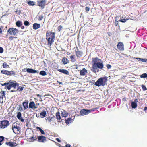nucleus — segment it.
I'll list each match as a JSON object with an SVG mask.
<instances>
[{
    "label": "nucleus",
    "mask_w": 147,
    "mask_h": 147,
    "mask_svg": "<svg viewBox=\"0 0 147 147\" xmlns=\"http://www.w3.org/2000/svg\"><path fill=\"white\" fill-rule=\"evenodd\" d=\"M3 51V48L1 47H0V53H2Z\"/></svg>",
    "instance_id": "obj_49"
},
{
    "label": "nucleus",
    "mask_w": 147,
    "mask_h": 147,
    "mask_svg": "<svg viewBox=\"0 0 147 147\" xmlns=\"http://www.w3.org/2000/svg\"><path fill=\"white\" fill-rule=\"evenodd\" d=\"M28 100H26L22 103L23 106L24 108V110L26 109L28 107Z\"/></svg>",
    "instance_id": "obj_16"
},
{
    "label": "nucleus",
    "mask_w": 147,
    "mask_h": 147,
    "mask_svg": "<svg viewBox=\"0 0 147 147\" xmlns=\"http://www.w3.org/2000/svg\"><path fill=\"white\" fill-rule=\"evenodd\" d=\"M4 137L3 136H0V145H2L1 142L4 140Z\"/></svg>",
    "instance_id": "obj_40"
},
{
    "label": "nucleus",
    "mask_w": 147,
    "mask_h": 147,
    "mask_svg": "<svg viewBox=\"0 0 147 147\" xmlns=\"http://www.w3.org/2000/svg\"><path fill=\"white\" fill-rule=\"evenodd\" d=\"M133 102H134L136 103H137L138 102V99H135V100H134V101H133Z\"/></svg>",
    "instance_id": "obj_54"
},
{
    "label": "nucleus",
    "mask_w": 147,
    "mask_h": 147,
    "mask_svg": "<svg viewBox=\"0 0 147 147\" xmlns=\"http://www.w3.org/2000/svg\"><path fill=\"white\" fill-rule=\"evenodd\" d=\"M91 112V110L85 109H82L80 112V114L81 115L84 116L88 115Z\"/></svg>",
    "instance_id": "obj_7"
},
{
    "label": "nucleus",
    "mask_w": 147,
    "mask_h": 147,
    "mask_svg": "<svg viewBox=\"0 0 147 147\" xmlns=\"http://www.w3.org/2000/svg\"><path fill=\"white\" fill-rule=\"evenodd\" d=\"M24 24L25 26H28L30 25V23L28 21H25L24 22Z\"/></svg>",
    "instance_id": "obj_42"
},
{
    "label": "nucleus",
    "mask_w": 147,
    "mask_h": 147,
    "mask_svg": "<svg viewBox=\"0 0 147 147\" xmlns=\"http://www.w3.org/2000/svg\"><path fill=\"white\" fill-rule=\"evenodd\" d=\"M55 33L47 31L46 33V39L47 40L48 45L51 46L54 42Z\"/></svg>",
    "instance_id": "obj_1"
},
{
    "label": "nucleus",
    "mask_w": 147,
    "mask_h": 147,
    "mask_svg": "<svg viewBox=\"0 0 147 147\" xmlns=\"http://www.w3.org/2000/svg\"><path fill=\"white\" fill-rule=\"evenodd\" d=\"M16 90H11L10 92H16Z\"/></svg>",
    "instance_id": "obj_58"
},
{
    "label": "nucleus",
    "mask_w": 147,
    "mask_h": 147,
    "mask_svg": "<svg viewBox=\"0 0 147 147\" xmlns=\"http://www.w3.org/2000/svg\"><path fill=\"white\" fill-rule=\"evenodd\" d=\"M39 74L43 76H45L47 75L46 72L44 70L41 71L40 72Z\"/></svg>",
    "instance_id": "obj_34"
},
{
    "label": "nucleus",
    "mask_w": 147,
    "mask_h": 147,
    "mask_svg": "<svg viewBox=\"0 0 147 147\" xmlns=\"http://www.w3.org/2000/svg\"><path fill=\"white\" fill-rule=\"evenodd\" d=\"M57 82L60 84H62V82H59V81H57Z\"/></svg>",
    "instance_id": "obj_61"
},
{
    "label": "nucleus",
    "mask_w": 147,
    "mask_h": 147,
    "mask_svg": "<svg viewBox=\"0 0 147 147\" xmlns=\"http://www.w3.org/2000/svg\"><path fill=\"white\" fill-rule=\"evenodd\" d=\"M18 111H23V109L21 107V105H19V107H17Z\"/></svg>",
    "instance_id": "obj_37"
},
{
    "label": "nucleus",
    "mask_w": 147,
    "mask_h": 147,
    "mask_svg": "<svg viewBox=\"0 0 147 147\" xmlns=\"http://www.w3.org/2000/svg\"><path fill=\"white\" fill-rule=\"evenodd\" d=\"M16 26L18 27L21 26L23 24L22 22L20 21H18L16 22Z\"/></svg>",
    "instance_id": "obj_26"
},
{
    "label": "nucleus",
    "mask_w": 147,
    "mask_h": 147,
    "mask_svg": "<svg viewBox=\"0 0 147 147\" xmlns=\"http://www.w3.org/2000/svg\"><path fill=\"white\" fill-rule=\"evenodd\" d=\"M135 59H137L139 61H140V60L139 59H140V58H138V57H136V58H135Z\"/></svg>",
    "instance_id": "obj_63"
},
{
    "label": "nucleus",
    "mask_w": 147,
    "mask_h": 147,
    "mask_svg": "<svg viewBox=\"0 0 147 147\" xmlns=\"http://www.w3.org/2000/svg\"><path fill=\"white\" fill-rule=\"evenodd\" d=\"M1 73L5 74V75H9V71L5 70H3L1 71Z\"/></svg>",
    "instance_id": "obj_24"
},
{
    "label": "nucleus",
    "mask_w": 147,
    "mask_h": 147,
    "mask_svg": "<svg viewBox=\"0 0 147 147\" xmlns=\"http://www.w3.org/2000/svg\"><path fill=\"white\" fill-rule=\"evenodd\" d=\"M140 60V61L143 62V59L140 58V59H138Z\"/></svg>",
    "instance_id": "obj_57"
},
{
    "label": "nucleus",
    "mask_w": 147,
    "mask_h": 147,
    "mask_svg": "<svg viewBox=\"0 0 147 147\" xmlns=\"http://www.w3.org/2000/svg\"><path fill=\"white\" fill-rule=\"evenodd\" d=\"M7 32L11 35H15L18 32V29L13 28H9L7 30Z\"/></svg>",
    "instance_id": "obj_5"
},
{
    "label": "nucleus",
    "mask_w": 147,
    "mask_h": 147,
    "mask_svg": "<svg viewBox=\"0 0 147 147\" xmlns=\"http://www.w3.org/2000/svg\"><path fill=\"white\" fill-rule=\"evenodd\" d=\"M6 145H8L11 147H13L16 146V143L12 142H6L5 143Z\"/></svg>",
    "instance_id": "obj_17"
},
{
    "label": "nucleus",
    "mask_w": 147,
    "mask_h": 147,
    "mask_svg": "<svg viewBox=\"0 0 147 147\" xmlns=\"http://www.w3.org/2000/svg\"><path fill=\"white\" fill-rule=\"evenodd\" d=\"M37 96L39 98H40V99H39V100H40V101L42 100H42V99L41 98V97H42V95H40V94H38L37 95Z\"/></svg>",
    "instance_id": "obj_50"
},
{
    "label": "nucleus",
    "mask_w": 147,
    "mask_h": 147,
    "mask_svg": "<svg viewBox=\"0 0 147 147\" xmlns=\"http://www.w3.org/2000/svg\"><path fill=\"white\" fill-rule=\"evenodd\" d=\"M46 1V0H42L40 1H37L38 3V5L42 9H43L45 6V3Z\"/></svg>",
    "instance_id": "obj_9"
},
{
    "label": "nucleus",
    "mask_w": 147,
    "mask_h": 147,
    "mask_svg": "<svg viewBox=\"0 0 147 147\" xmlns=\"http://www.w3.org/2000/svg\"><path fill=\"white\" fill-rule=\"evenodd\" d=\"M142 87L143 91H145L147 90V88L145 86L142 85Z\"/></svg>",
    "instance_id": "obj_45"
},
{
    "label": "nucleus",
    "mask_w": 147,
    "mask_h": 147,
    "mask_svg": "<svg viewBox=\"0 0 147 147\" xmlns=\"http://www.w3.org/2000/svg\"><path fill=\"white\" fill-rule=\"evenodd\" d=\"M61 116L62 117H65L67 116L68 113H67L66 111L64 110H62L61 111Z\"/></svg>",
    "instance_id": "obj_21"
},
{
    "label": "nucleus",
    "mask_w": 147,
    "mask_h": 147,
    "mask_svg": "<svg viewBox=\"0 0 147 147\" xmlns=\"http://www.w3.org/2000/svg\"><path fill=\"white\" fill-rule=\"evenodd\" d=\"M56 140L59 142H61L60 140L58 138H57L56 139Z\"/></svg>",
    "instance_id": "obj_55"
},
{
    "label": "nucleus",
    "mask_w": 147,
    "mask_h": 147,
    "mask_svg": "<svg viewBox=\"0 0 147 147\" xmlns=\"http://www.w3.org/2000/svg\"><path fill=\"white\" fill-rule=\"evenodd\" d=\"M18 88L17 90H20L19 91H22V90L23 89L24 87H20L19 86V85H18L17 86Z\"/></svg>",
    "instance_id": "obj_39"
},
{
    "label": "nucleus",
    "mask_w": 147,
    "mask_h": 147,
    "mask_svg": "<svg viewBox=\"0 0 147 147\" xmlns=\"http://www.w3.org/2000/svg\"><path fill=\"white\" fill-rule=\"evenodd\" d=\"M19 84L16 83H14L13 82H9V85L6 86L5 88H7L8 90H10L11 88L13 87L14 89H16V87Z\"/></svg>",
    "instance_id": "obj_4"
},
{
    "label": "nucleus",
    "mask_w": 147,
    "mask_h": 147,
    "mask_svg": "<svg viewBox=\"0 0 147 147\" xmlns=\"http://www.w3.org/2000/svg\"><path fill=\"white\" fill-rule=\"evenodd\" d=\"M115 24L116 26H117L118 24V21L119 20H117V19H116V17L115 18Z\"/></svg>",
    "instance_id": "obj_47"
},
{
    "label": "nucleus",
    "mask_w": 147,
    "mask_h": 147,
    "mask_svg": "<svg viewBox=\"0 0 147 147\" xmlns=\"http://www.w3.org/2000/svg\"><path fill=\"white\" fill-rule=\"evenodd\" d=\"M101 61L102 62L101 60L98 58H94L93 60V63H94L95 62H96V63H97Z\"/></svg>",
    "instance_id": "obj_27"
},
{
    "label": "nucleus",
    "mask_w": 147,
    "mask_h": 147,
    "mask_svg": "<svg viewBox=\"0 0 147 147\" xmlns=\"http://www.w3.org/2000/svg\"><path fill=\"white\" fill-rule=\"evenodd\" d=\"M24 26H21V28L22 29H24Z\"/></svg>",
    "instance_id": "obj_60"
},
{
    "label": "nucleus",
    "mask_w": 147,
    "mask_h": 147,
    "mask_svg": "<svg viewBox=\"0 0 147 147\" xmlns=\"http://www.w3.org/2000/svg\"><path fill=\"white\" fill-rule=\"evenodd\" d=\"M46 137L43 136H38V141L40 142H44L46 141Z\"/></svg>",
    "instance_id": "obj_11"
},
{
    "label": "nucleus",
    "mask_w": 147,
    "mask_h": 147,
    "mask_svg": "<svg viewBox=\"0 0 147 147\" xmlns=\"http://www.w3.org/2000/svg\"><path fill=\"white\" fill-rule=\"evenodd\" d=\"M108 77L106 76L102 77L99 78L95 82V85L98 87L104 86L107 80Z\"/></svg>",
    "instance_id": "obj_3"
},
{
    "label": "nucleus",
    "mask_w": 147,
    "mask_h": 147,
    "mask_svg": "<svg viewBox=\"0 0 147 147\" xmlns=\"http://www.w3.org/2000/svg\"><path fill=\"white\" fill-rule=\"evenodd\" d=\"M9 75H15V72L13 71H9Z\"/></svg>",
    "instance_id": "obj_44"
},
{
    "label": "nucleus",
    "mask_w": 147,
    "mask_h": 147,
    "mask_svg": "<svg viewBox=\"0 0 147 147\" xmlns=\"http://www.w3.org/2000/svg\"><path fill=\"white\" fill-rule=\"evenodd\" d=\"M13 37L10 36L9 37V39L10 40H11L13 39Z\"/></svg>",
    "instance_id": "obj_56"
},
{
    "label": "nucleus",
    "mask_w": 147,
    "mask_h": 147,
    "mask_svg": "<svg viewBox=\"0 0 147 147\" xmlns=\"http://www.w3.org/2000/svg\"><path fill=\"white\" fill-rule=\"evenodd\" d=\"M79 66H80V65H76V69H77V68Z\"/></svg>",
    "instance_id": "obj_64"
},
{
    "label": "nucleus",
    "mask_w": 147,
    "mask_h": 147,
    "mask_svg": "<svg viewBox=\"0 0 147 147\" xmlns=\"http://www.w3.org/2000/svg\"><path fill=\"white\" fill-rule=\"evenodd\" d=\"M140 76L141 78H147V74L146 73H144L140 75Z\"/></svg>",
    "instance_id": "obj_35"
},
{
    "label": "nucleus",
    "mask_w": 147,
    "mask_h": 147,
    "mask_svg": "<svg viewBox=\"0 0 147 147\" xmlns=\"http://www.w3.org/2000/svg\"><path fill=\"white\" fill-rule=\"evenodd\" d=\"M1 85L2 86H5V87H6V86H7L9 85V82H6V83H5L3 84H2L1 83Z\"/></svg>",
    "instance_id": "obj_43"
},
{
    "label": "nucleus",
    "mask_w": 147,
    "mask_h": 147,
    "mask_svg": "<svg viewBox=\"0 0 147 147\" xmlns=\"http://www.w3.org/2000/svg\"><path fill=\"white\" fill-rule=\"evenodd\" d=\"M77 51H76V56L79 57H80L82 56L83 53L82 52L78 50V49H77Z\"/></svg>",
    "instance_id": "obj_18"
},
{
    "label": "nucleus",
    "mask_w": 147,
    "mask_h": 147,
    "mask_svg": "<svg viewBox=\"0 0 147 147\" xmlns=\"http://www.w3.org/2000/svg\"><path fill=\"white\" fill-rule=\"evenodd\" d=\"M58 30L59 31H60L62 30V26L61 25H60L58 26Z\"/></svg>",
    "instance_id": "obj_46"
},
{
    "label": "nucleus",
    "mask_w": 147,
    "mask_h": 147,
    "mask_svg": "<svg viewBox=\"0 0 147 147\" xmlns=\"http://www.w3.org/2000/svg\"><path fill=\"white\" fill-rule=\"evenodd\" d=\"M27 3L29 6H34L35 5V3L34 1H29Z\"/></svg>",
    "instance_id": "obj_32"
},
{
    "label": "nucleus",
    "mask_w": 147,
    "mask_h": 147,
    "mask_svg": "<svg viewBox=\"0 0 147 147\" xmlns=\"http://www.w3.org/2000/svg\"><path fill=\"white\" fill-rule=\"evenodd\" d=\"M89 10H90V8L89 7H85V10L86 11H89Z\"/></svg>",
    "instance_id": "obj_52"
},
{
    "label": "nucleus",
    "mask_w": 147,
    "mask_h": 147,
    "mask_svg": "<svg viewBox=\"0 0 147 147\" xmlns=\"http://www.w3.org/2000/svg\"><path fill=\"white\" fill-rule=\"evenodd\" d=\"M46 112L45 111H43L42 112L40 113V115L41 116H42V118H44L46 116Z\"/></svg>",
    "instance_id": "obj_31"
},
{
    "label": "nucleus",
    "mask_w": 147,
    "mask_h": 147,
    "mask_svg": "<svg viewBox=\"0 0 147 147\" xmlns=\"http://www.w3.org/2000/svg\"><path fill=\"white\" fill-rule=\"evenodd\" d=\"M58 71L66 75H68L69 74V71L65 69H59L58 70Z\"/></svg>",
    "instance_id": "obj_19"
},
{
    "label": "nucleus",
    "mask_w": 147,
    "mask_h": 147,
    "mask_svg": "<svg viewBox=\"0 0 147 147\" xmlns=\"http://www.w3.org/2000/svg\"><path fill=\"white\" fill-rule=\"evenodd\" d=\"M36 128L37 129L39 130V131H40L41 133L42 134H45V133L44 131L41 128L38 127H36Z\"/></svg>",
    "instance_id": "obj_33"
},
{
    "label": "nucleus",
    "mask_w": 147,
    "mask_h": 147,
    "mask_svg": "<svg viewBox=\"0 0 147 147\" xmlns=\"http://www.w3.org/2000/svg\"><path fill=\"white\" fill-rule=\"evenodd\" d=\"M40 26V24L36 23H34L33 25V28L34 30H36L39 28Z\"/></svg>",
    "instance_id": "obj_20"
},
{
    "label": "nucleus",
    "mask_w": 147,
    "mask_h": 147,
    "mask_svg": "<svg viewBox=\"0 0 147 147\" xmlns=\"http://www.w3.org/2000/svg\"><path fill=\"white\" fill-rule=\"evenodd\" d=\"M26 71L29 73L35 74L38 73V71L35 70H34L31 68H28L26 69Z\"/></svg>",
    "instance_id": "obj_12"
},
{
    "label": "nucleus",
    "mask_w": 147,
    "mask_h": 147,
    "mask_svg": "<svg viewBox=\"0 0 147 147\" xmlns=\"http://www.w3.org/2000/svg\"><path fill=\"white\" fill-rule=\"evenodd\" d=\"M28 107L29 108L33 109L36 108L37 107L35 106V105L34 101L30 102L29 104Z\"/></svg>",
    "instance_id": "obj_15"
},
{
    "label": "nucleus",
    "mask_w": 147,
    "mask_h": 147,
    "mask_svg": "<svg viewBox=\"0 0 147 147\" xmlns=\"http://www.w3.org/2000/svg\"><path fill=\"white\" fill-rule=\"evenodd\" d=\"M116 19H117V20H119V21L121 22L122 23L125 22L128 19H125L123 18V17L117 16L116 17Z\"/></svg>",
    "instance_id": "obj_13"
},
{
    "label": "nucleus",
    "mask_w": 147,
    "mask_h": 147,
    "mask_svg": "<svg viewBox=\"0 0 147 147\" xmlns=\"http://www.w3.org/2000/svg\"><path fill=\"white\" fill-rule=\"evenodd\" d=\"M103 62H99L96 63L95 62L94 63H93L92 65V68L91 70L94 73L98 72L99 70L98 68L102 69L103 67Z\"/></svg>",
    "instance_id": "obj_2"
},
{
    "label": "nucleus",
    "mask_w": 147,
    "mask_h": 147,
    "mask_svg": "<svg viewBox=\"0 0 147 147\" xmlns=\"http://www.w3.org/2000/svg\"><path fill=\"white\" fill-rule=\"evenodd\" d=\"M131 106L133 108L135 109L137 106V104L134 102H131Z\"/></svg>",
    "instance_id": "obj_28"
},
{
    "label": "nucleus",
    "mask_w": 147,
    "mask_h": 147,
    "mask_svg": "<svg viewBox=\"0 0 147 147\" xmlns=\"http://www.w3.org/2000/svg\"><path fill=\"white\" fill-rule=\"evenodd\" d=\"M12 129L15 134H18L20 132V128L17 125H13Z\"/></svg>",
    "instance_id": "obj_8"
},
{
    "label": "nucleus",
    "mask_w": 147,
    "mask_h": 147,
    "mask_svg": "<svg viewBox=\"0 0 147 147\" xmlns=\"http://www.w3.org/2000/svg\"><path fill=\"white\" fill-rule=\"evenodd\" d=\"M26 69H24L22 70V71L23 72H25L26 71H25Z\"/></svg>",
    "instance_id": "obj_62"
},
{
    "label": "nucleus",
    "mask_w": 147,
    "mask_h": 147,
    "mask_svg": "<svg viewBox=\"0 0 147 147\" xmlns=\"http://www.w3.org/2000/svg\"><path fill=\"white\" fill-rule=\"evenodd\" d=\"M22 116V114L20 112H18L17 113V117L18 118V119H19V118L20 117H21Z\"/></svg>",
    "instance_id": "obj_38"
},
{
    "label": "nucleus",
    "mask_w": 147,
    "mask_h": 147,
    "mask_svg": "<svg viewBox=\"0 0 147 147\" xmlns=\"http://www.w3.org/2000/svg\"><path fill=\"white\" fill-rule=\"evenodd\" d=\"M3 66L4 68H6L7 67H9V66L6 63L4 62L3 64Z\"/></svg>",
    "instance_id": "obj_36"
},
{
    "label": "nucleus",
    "mask_w": 147,
    "mask_h": 147,
    "mask_svg": "<svg viewBox=\"0 0 147 147\" xmlns=\"http://www.w3.org/2000/svg\"><path fill=\"white\" fill-rule=\"evenodd\" d=\"M19 120H20L22 122H24V119H23V118L22 117H21L19 118V119H18Z\"/></svg>",
    "instance_id": "obj_48"
},
{
    "label": "nucleus",
    "mask_w": 147,
    "mask_h": 147,
    "mask_svg": "<svg viewBox=\"0 0 147 147\" xmlns=\"http://www.w3.org/2000/svg\"><path fill=\"white\" fill-rule=\"evenodd\" d=\"M143 62H145L147 63V59L145 58L143 59Z\"/></svg>",
    "instance_id": "obj_53"
},
{
    "label": "nucleus",
    "mask_w": 147,
    "mask_h": 147,
    "mask_svg": "<svg viewBox=\"0 0 147 147\" xmlns=\"http://www.w3.org/2000/svg\"><path fill=\"white\" fill-rule=\"evenodd\" d=\"M87 73L88 71L85 68H83L80 71V74L81 76H85Z\"/></svg>",
    "instance_id": "obj_14"
},
{
    "label": "nucleus",
    "mask_w": 147,
    "mask_h": 147,
    "mask_svg": "<svg viewBox=\"0 0 147 147\" xmlns=\"http://www.w3.org/2000/svg\"><path fill=\"white\" fill-rule=\"evenodd\" d=\"M73 120L71 119V118H69L67 120L65 121V122L67 124H68L71 123V122L73 121Z\"/></svg>",
    "instance_id": "obj_23"
},
{
    "label": "nucleus",
    "mask_w": 147,
    "mask_h": 147,
    "mask_svg": "<svg viewBox=\"0 0 147 147\" xmlns=\"http://www.w3.org/2000/svg\"><path fill=\"white\" fill-rule=\"evenodd\" d=\"M106 66L107 68L108 69L111 68V65H110L109 64H107Z\"/></svg>",
    "instance_id": "obj_51"
},
{
    "label": "nucleus",
    "mask_w": 147,
    "mask_h": 147,
    "mask_svg": "<svg viewBox=\"0 0 147 147\" xmlns=\"http://www.w3.org/2000/svg\"><path fill=\"white\" fill-rule=\"evenodd\" d=\"M62 61L63 62V63L64 65L67 64L69 62L67 59L65 57H63L62 59Z\"/></svg>",
    "instance_id": "obj_22"
},
{
    "label": "nucleus",
    "mask_w": 147,
    "mask_h": 147,
    "mask_svg": "<svg viewBox=\"0 0 147 147\" xmlns=\"http://www.w3.org/2000/svg\"><path fill=\"white\" fill-rule=\"evenodd\" d=\"M60 113L59 112H58L56 114V116L58 120H60L61 119V117L60 115Z\"/></svg>",
    "instance_id": "obj_29"
},
{
    "label": "nucleus",
    "mask_w": 147,
    "mask_h": 147,
    "mask_svg": "<svg viewBox=\"0 0 147 147\" xmlns=\"http://www.w3.org/2000/svg\"><path fill=\"white\" fill-rule=\"evenodd\" d=\"M28 139L30 140V141L31 142H33L34 141L36 140L37 138H36V136L34 135L32 137H30V138H28Z\"/></svg>",
    "instance_id": "obj_25"
},
{
    "label": "nucleus",
    "mask_w": 147,
    "mask_h": 147,
    "mask_svg": "<svg viewBox=\"0 0 147 147\" xmlns=\"http://www.w3.org/2000/svg\"><path fill=\"white\" fill-rule=\"evenodd\" d=\"M1 128H5L9 125V121L6 120L2 121L1 123Z\"/></svg>",
    "instance_id": "obj_6"
},
{
    "label": "nucleus",
    "mask_w": 147,
    "mask_h": 147,
    "mask_svg": "<svg viewBox=\"0 0 147 147\" xmlns=\"http://www.w3.org/2000/svg\"><path fill=\"white\" fill-rule=\"evenodd\" d=\"M43 18V16H41L39 18V19H40V20H42V18Z\"/></svg>",
    "instance_id": "obj_59"
},
{
    "label": "nucleus",
    "mask_w": 147,
    "mask_h": 147,
    "mask_svg": "<svg viewBox=\"0 0 147 147\" xmlns=\"http://www.w3.org/2000/svg\"><path fill=\"white\" fill-rule=\"evenodd\" d=\"M117 47L120 50H124V45L122 42H119L117 45Z\"/></svg>",
    "instance_id": "obj_10"
},
{
    "label": "nucleus",
    "mask_w": 147,
    "mask_h": 147,
    "mask_svg": "<svg viewBox=\"0 0 147 147\" xmlns=\"http://www.w3.org/2000/svg\"><path fill=\"white\" fill-rule=\"evenodd\" d=\"M5 91H2L0 92V93L3 94V95L1 97L3 99V97L4 96L5 97Z\"/></svg>",
    "instance_id": "obj_41"
},
{
    "label": "nucleus",
    "mask_w": 147,
    "mask_h": 147,
    "mask_svg": "<svg viewBox=\"0 0 147 147\" xmlns=\"http://www.w3.org/2000/svg\"><path fill=\"white\" fill-rule=\"evenodd\" d=\"M70 57L71 61L74 62L76 61V60L75 59V55H72Z\"/></svg>",
    "instance_id": "obj_30"
}]
</instances>
